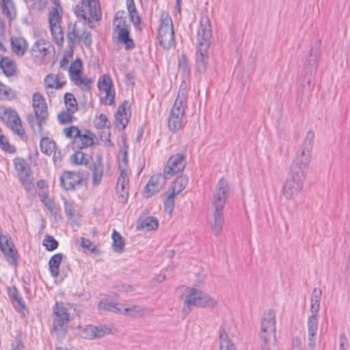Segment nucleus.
Wrapping results in <instances>:
<instances>
[{
	"label": "nucleus",
	"instance_id": "nucleus-1",
	"mask_svg": "<svg viewBox=\"0 0 350 350\" xmlns=\"http://www.w3.org/2000/svg\"><path fill=\"white\" fill-rule=\"evenodd\" d=\"M314 133L309 131L297 150L284 183L282 193L286 200H292L301 191L312 157Z\"/></svg>",
	"mask_w": 350,
	"mask_h": 350
},
{
	"label": "nucleus",
	"instance_id": "nucleus-2",
	"mask_svg": "<svg viewBox=\"0 0 350 350\" xmlns=\"http://www.w3.org/2000/svg\"><path fill=\"white\" fill-rule=\"evenodd\" d=\"M321 294V290L320 288H315L313 290L310 299V311L312 314L308 317L307 321L308 345L310 347V350H314L316 347L317 334L319 326L317 315L319 310Z\"/></svg>",
	"mask_w": 350,
	"mask_h": 350
},
{
	"label": "nucleus",
	"instance_id": "nucleus-3",
	"mask_svg": "<svg viewBox=\"0 0 350 350\" xmlns=\"http://www.w3.org/2000/svg\"><path fill=\"white\" fill-rule=\"evenodd\" d=\"M77 18L92 23L101 19L102 12L98 0H81V5L75 9Z\"/></svg>",
	"mask_w": 350,
	"mask_h": 350
},
{
	"label": "nucleus",
	"instance_id": "nucleus-4",
	"mask_svg": "<svg viewBox=\"0 0 350 350\" xmlns=\"http://www.w3.org/2000/svg\"><path fill=\"white\" fill-rule=\"evenodd\" d=\"M158 28L157 39L159 44L164 49H170L174 44L175 36L173 23L167 12L162 13Z\"/></svg>",
	"mask_w": 350,
	"mask_h": 350
},
{
	"label": "nucleus",
	"instance_id": "nucleus-5",
	"mask_svg": "<svg viewBox=\"0 0 350 350\" xmlns=\"http://www.w3.org/2000/svg\"><path fill=\"white\" fill-rule=\"evenodd\" d=\"M0 118L14 133L22 137L25 132L16 111L12 108L0 107Z\"/></svg>",
	"mask_w": 350,
	"mask_h": 350
},
{
	"label": "nucleus",
	"instance_id": "nucleus-6",
	"mask_svg": "<svg viewBox=\"0 0 350 350\" xmlns=\"http://www.w3.org/2000/svg\"><path fill=\"white\" fill-rule=\"evenodd\" d=\"M212 37L211 25L206 15L200 17V25L197 31V47L209 49Z\"/></svg>",
	"mask_w": 350,
	"mask_h": 350
},
{
	"label": "nucleus",
	"instance_id": "nucleus-7",
	"mask_svg": "<svg viewBox=\"0 0 350 350\" xmlns=\"http://www.w3.org/2000/svg\"><path fill=\"white\" fill-rule=\"evenodd\" d=\"M321 55V41L317 40L310 49L308 58L306 59L304 66V72L309 85L311 77L315 74L318 66V59Z\"/></svg>",
	"mask_w": 350,
	"mask_h": 350
},
{
	"label": "nucleus",
	"instance_id": "nucleus-8",
	"mask_svg": "<svg viewBox=\"0 0 350 350\" xmlns=\"http://www.w3.org/2000/svg\"><path fill=\"white\" fill-rule=\"evenodd\" d=\"M229 192L230 188L227 180L224 178H220L216 185L215 191L213 193L211 201L214 211H223V208L229 196Z\"/></svg>",
	"mask_w": 350,
	"mask_h": 350
},
{
	"label": "nucleus",
	"instance_id": "nucleus-9",
	"mask_svg": "<svg viewBox=\"0 0 350 350\" xmlns=\"http://www.w3.org/2000/svg\"><path fill=\"white\" fill-rule=\"evenodd\" d=\"M69 313L64 303L57 302L53 309V329L57 332L66 333L69 321Z\"/></svg>",
	"mask_w": 350,
	"mask_h": 350
},
{
	"label": "nucleus",
	"instance_id": "nucleus-10",
	"mask_svg": "<svg viewBox=\"0 0 350 350\" xmlns=\"http://www.w3.org/2000/svg\"><path fill=\"white\" fill-rule=\"evenodd\" d=\"M186 164V158L183 154L172 155L163 170L165 176L171 178L176 174L181 173L185 170Z\"/></svg>",
	"mask_w": 350,
	"mask_h": 350
},
{
	"label": "nucleus",
	"instance_id": "nucleus-11",
	"mask_svg": "<svg viewBox=\"0 0 350 350\" xmlns=\"http://www.w3.org/2000/svg\"><path fill=\"white\" fill-rule=\"evenodd\" d=\"M0 250L6 257L7 261L11 265L16 266L18 264V254L14 245L8 236L0 235Z\"/></svg>",
	"mask_w": 350,
	"mask_h": 350
},
{
	"label": "nucleus",
	"instance_id": "nucleus-12",
	"mask_svg": "<svg viewBox=\"0 0 350 350\" xmlns=\"http://www.w3.org/2000/svg\"><path fill=\"white\" fill-rule=\"evenodd\" d=\"M275 312L273 310H269L265 313L261 321V338L265 342L269 340V337L275 332Z\"/></svg>",
	"mask_w": 350,
	"mask_h": 350
},
{
	"label": "nucleus",
	"instance_id": "nucleus-13",
	"mask_svg": "<svg viewBox=\"0 0 350 350\" xmlns=\"http://www.w3.org/2000/svg\"><path fill=\"white\" fill-rule=\"evenodd\" d=\"M83 178L79 172L65 171L60 177V185L66 191L74 190L82 184Z\"/></svg>",
	"mask_w": 350,
	"mask_h": 350
},
{
	"label": "nucleus",
	"instance_id": "nucleus-14",
	"mask_svg": "<svg viewBox=\"0 0 350 350\" xmlns=\"http://www.w3.org/2000/svg\"><path fill=\"white\" fill-rule=\"evenodd\" d=\"M186 291L188 293L185 296L182 310V313L185 316L189 314L194 306L198 307L200 295H202V291L196 288L187 287Z\"/></svg>",
	"mask_w": 350,
	"mask_h": 350
},
{
	"label": "nucleus",
	"instance_id": "nucleus-15",
	"mask_svg": "<svg viewBox=\"0 0 350 350\" xmlns=\"http://www.w3.org/2000/svg\"><path fill=\"white\" fill-rule=\"evenodd\" d=\"M167 179H170V178L165 176L164 172L163 174H158L151 176L144 189L145 197L149 198L159 192Z\"/></svg>",
	"mask_w": 350,
	"mask_h": 350
},
{
	"label": "nucleus",
	"instance_id": "nucleus-16",
	"mask_svg": "<svg viewBox=\"0 0 350 350\" xmlns=\"http://www.w3.org/2000/svg\"><path fill=\"white\" fill-rule=\"evenodd\" d=\"M14 167L18 175L21 180L22 185L25 186L26 189H28L31 183L29 181V178L31 174V170L30 166L26 162L24 159L16 158L14 160Z\"/></svg>",
	"mask_w": 350,
	"mask_h": 350
},
{
	"label": "nucleus",
	"instance_id": "nucleus-17",
	"mask_svg": "<svg viewBox=\"0 0 350 350\" xmlns=\"http://www.w3.org/2000/svg\"><path fill=\"white\" fill-rule=\"evenodd\" d=\"M32 105L35 116H39L46 120L49 118L48 106L44 98L40 92H35L33 94Z\"/></svg>",
	"mask_w": 350,
	"mask_h": 350
},
{
	"label": "nucleus",
	"instance_id": "nucleus-18",
	"mask_svg": "<svg viewBox=\"0 0 350 350\" xmlns=\"http://www.w3.org/2000/svg\"><path fill=\"white\" fill-rule=\"evenodd\" d=\"M95 135L89 130L85 129L83 133L80 130L79 136H77L73 142V148L83 149L94 144Z\"/></svg>",
	"mask_w": 350,
	"mask_h": 350
},
{
	"label": "nucleus",
	"instance_id": "nucleus-19",
	"mask_svg": "<svg viewBox=\"0 0 350 350\" xmlns=\"http://www.w3.org/2000/svg\"><path fill=\"white\" fill-rule=\"evenodd\" d=\"M184 113L183 111L180 109H171L168 118V128L172 132L176 133L182 128Z\"/></svg>",
	"mask_w": 350,
	"mask_h": 350
},
{
	"label": "nucleus",
	"instance_id": "nucleus-20",
	"mask_svg": "<svg viewBox=\"0 0 350 350\" xmlns=\"http://www.w3.org/2000/svg\"><path fill=\"white\" fill-rule=\"evenodd\" d=\"M208 49H202L196 47V68L198 73L204 74L206 72L208 60Z\"/></svg>",
	"mask_w": 350,
	"mask_h": 350
},
{
	"label": "nucleus",
	"instance_id": "nucleus-21",
	"mask_svg": "<svg viewBox=\"0 0 350 350\" xmlns=\"http://www.w3.org/2000/svg\"><path fill=\"white\" fill-rule=\"evenodd\" d=\"M52 46L49 42L44 40H38L36 41L31 49V53L32 56L36 57H44L50 53V50Z\"/></svg>",
	"mask_w": 350,
	"mask_h": 350
},
{
	"label": "nucleus",
	"instance_id": "nucleus-22",
	"mask_svg": "<svg viewBox=\"0 0 350 350\" xmlns=\"http://www.w3.org/2000/svg\"><path fill=\"white\" fill-rule=\"evenodd\" d=\"M90 169L92 172V184L96 186L101 182L104 171L100 157H98L96 161L90 167Z\"/></svg>",
	"mask_w": 350,
	"mask_h": 350
},
{
	"label": "nucleus",
	"instance_id": "nucleus-23",
	"mask_svg": "<svg viewBox=\"0 0 350 350\" xmlns=\"http://www.w3.org/2000/svg\"><path fill=\"white\" fill-rule=\"evenodd\" d=\"M27 121L35 134L39 136L43 135L42 125L46 120L42 119L39 116L29 114L27 116Z\"/></svg>",
	"mask_w": 350,
	"mask_h": 350
},
{
	"label": "nucleus",
	"instance_id": "nucleus-24",
	"mask_svg": "<svg viewBox=\"0 0 350 350\" xmlns=\"http://www.w3.org/2000/svg\"><path fill=\"white\" fill-rule=\"evenodd\" d=\"M158 225L159 221L155 217L148 216L138 219L136 228L138 230H146L150 231L157 228Z\"/></svg>",
	"mask_w": 350,
	"mask_h": 350
},
{
	"label": "nucleus",
	"instance_id": "nucleus-25",
	"mask_svg": "<svg viewBox=\"0 0 350 350\" xmlns=\"http://www.w3.org/2000/svg\"><path fill=\"white\" fill-rule=\"evenodd\" d=\"M224 223L223 211H214L213 213V221L211 224V230L214 235H219L223 229Z\"/></svg>",
	"mask_w": 350,
	"mask_h": 350
},
{
	"label": "nucleus",
	"instance_id": "nucleus-26",
	"mask_svg": "<svg viewBox=\"0 0 350 350\" xmlns=\"http://www.w3.org/2000/svg\"><path fill=\"white\" fill-rule=\"evenodd\" d=\"M118 36L119 42L124 44L125 50L130 51L135 48V42L130 37V29L122 28L118 31Z\"/></svg>",
	"mask_w": 350,
	"mask_h": 350
},
{
	"label": "nucleus",
	"instance_id": "nucleus-27",
	"mask_svg": "<svg viewBox=\"0 0 350 350\" xmlns=\"http://www.w3.org/2000/svg\"><path fill=\"white\" fill-rule=\"evenodd\" d=\"M0 68L8 77L13 76L16 71L15 62L8 57H1Z\"/></svg>",
	"mask_w": 350,
	"mask_h": 350
},
{
	"label": "nucleus",
	"instance_id": "nucleus-28",
	"mask_svg": "<svg viewBox=\"0 0 350 350\" xmlns=\"http://www.w3.org/2000/svg\"><path fill=\"white\" fill-rule=\"evenodd\" d=\"M11 46L12 51L18 56H23L27 50V43L23 38H12Z\"/></svg>",
	"mask_w": 350,
	"mask_h": 350
},
{
	"label": "nucleus",
	"instance_id": "nucleus-29",
	"mask_svg": "<svg viewBox=\"0 0 350 350\" xmlns=\"http://www.w3.org/2000/svg\"><path fill=\"white\" fill-rule=\"evenodd\" d=\"M64 255L62 253H57L54 254L49 261V267L51 275L53 278H56L59 275V265L62 260Z\"/></svg>",
	"mask_w": 350,
	"mask_h": 350
},
{
	"label": "nucleus",
	"instance_id": "nucleus-30",
	"mask_svg": "<svg viewBox=\"0 0 350 350\" xmlns=\"http://www.w3.org/2000/svg\"><path fill=\"white\" fill-rule=\"evenodd\" d=\"M219 349L220 350H237L234 344L230 340L226 330L219 329Z\"/></svg>",
	"mask_w": 350,
	"mask_h": 350
},
{
	"label": "nucleus",
	"instance_id": "nucleus-31",
	"mask_svg": "<svg viewBox=\"0 0 350 350\" xmlns=\"http://www.w3.org/2000/svg\"><path fill=\"white\" fill-rule=\"evenodd\" d=\"M66 83V81H59L58 77H55L54 74H49L44 79L45 88L59 90L64 86Z\"/></svg>",
	"mask_w": 350,
	"mask_h": 350
},
{
	"label": "nucleus",
	"instance_id": "nucleus-32",
	"mask_svg": "<svg viewBox=\"0 0 350 350\" xmlns=\"http://www.w3.org/2000/svg\"><path fill=\"white\" fill-rule=\"evenodd\" d=\"M1 7L3 13L6 16L9 21H12L15 18L16 13L12 0H1Z\"/></svg>",
	"mask_w": 350,
	"mask_h": 350
},
{
	"label": "nucleus",
	"instance_id": "nucleus-33",
	"mask_svg": "<svg viewBox=\"0 0 350 350\" xmlns=\"http://www.w3.org/2000/svg\"><path fill=\"white\" fill-rule=\"evenodd\" d=\"M124 312L133 317H140L151 312V310L146 308H143L139 306H131L124 308Z\"/></svg>",
	"mask_w": 350,
	"mask_h": 350
},
{
	"label": "nucleus",
	"instance_id": "nucleus-34",
	"mask_svg": "<svg viewBox=\"0 0 350 350\" xmlns=\"http://www.w3.org/2000/svg\"><path fill=\"white\" fill-rule=\"evenodd\" d=\"M187 183L188 178L186 176H180L176 179L173 186L169 189L168 192L177 196L186 187Z\"/></svg>",
	"mask_w": 350,
	"mask_h": 350
},
{
	"label": "nucleus",
	"instance_id": "nucleus-35",
	"mask_svg": "<svg viewBox=\"0 0 350 350\" xmlns=\"http://www.w3.org/2000/svg\"><path fill=\"white\" fill-rule=\"evenodd\" d=\"M40 148L42 152L51 155L55 149V143L49 137H43L40 142Z\"/></svg>",
	"mask_w": 350,
	"mask_h": 350
},
{
	"label": "nucleus",
	"instance_id": "nucleus-36",
	"mask_svg": "<svg viewBox=\"0 0 350 350\" xmlns=\"http://www.w3.org/2000/svg\"><path fill=\"white\" fill-rule=\"evenodd\" d=\"M112 247L114 252L122 253L124 250L125 243L122 237L115 230L112 233Z\"/></svg>",
	"mask_w": 350,
	"mask_h": 350
},
{
	"label": "nucleus",
	"instance_id": "nucleus-37",
	"mask_svg": "<svg viewBox=\"0 0 350 350\" xmlns=\"http://www.w3.org/2000/svg\"><path fill=\"white\" fill-rule=\"evenodd\" d=\"M127 10L129 13L131 21L135 26L140 23L141 20L137 12L133 0H126Z\"/></svg>",
	"mask_w": 350,
	"mask_h": 350
},
{
	"label": "nucleus",
	"instance_id": "nucleus-38",
	"mask_svg": "<svg viewBox=\"0 0 350 350\" xmlns=\"http://www.w3.org/2000/svg\"><path fill=\"white\" fill-rule=\"evenodd\" d=\"M64 103L67 110L70 113H75L78 110V104L72 94L66 92L64 94Z\"/></svg>",
	"mask_w": 350,
	"mask_h": 350
},
{
	"label": "nucleus",
	"instance_id": "nucleus-39",
	"mask_svg": "<svg viewBox=\"0 0 350 350\" xmlns=\"http://www.w3.org/2000/svg\"><path fill=\"white\" fill-rule=\"evenodd\" d=\"M70 79L75 82L76 85L85 91H90L91 89L90 84L93 83V80L92 79L82 77L80 75L77 77H74V78H71Z\"/></svg>",
	"mask_w": 350,
	"mask_h": 350
},
{
	"label": "nucleus",
	"instance_id": "nucleus-40",
	"mask_svg": "<svg viewBox=\"0 0 350 350\" xmlns=\"http://www.w3.org/2000/svg\"><path fill=\"white\" fill-rule=\"evenodd\" d=\"M217 306V301L208 294L202 291L198 307L201 308H214Z\"/></svg>",
	"mask_w": 350,
	"mask_h": 350
},
{
	"label": "nucleus",
	"instance_id": "nucleus-41",
	"mask_svg": "<svg viewBox=\"0 0 350 350\" xmlns=\"http://www.w3.org/2000/svg\"><path fill=\"white\" fill-rule=\"evenodd\" d=\"M98 88L99 90L102 92L104 90L113 89V85L110 76L108 75H103L98 81Z\"/></svg>",
	"mask_w": 350,
	"mask_h": 350
},
{
	"label": "nucleus",
	"instance_id": "nucleus-42",
	"mask_svg": "<svg viewBox=\"0 0 350 350\" xmlns=\"http://www.w3.org/2000/svg\"><path fill=\"white\" fill-rule=\"evenodd\" d=\"M98 307L100 309H103L108 311H111L116 313L121 312L119 308V304L109 301L107 299H102L98 304Z\"/></svg>",
	"mask_w": 350,
	"mask_h": 350
},
{
	"label": "nucleus",
	"instance_id": "nucleus-43",
	"mask_svg": "<svg viewBox=\"0 0 350 350\" xmlns=\"http://www.w3.org/2000/svg\"><path fill=\"white\" fill-rule=\"evenodd\" d=\"M8 295L13 301L17 302L21 308L25 307L23 297L20 295L17 288L15 286L8 287Z\"/></svg>",
	"mask_w": 350,
	"mask_h": 350
},
{
	"label": "nucleus",
	"instance_id": "nucleus-44",
	"mask_svg": "<svg viewBox=\"0 0 350 350\" xmlns=\"http://www.w3.org/2000/svg\"><path fill=\"white\" fill-rule=\"evenodd\" d=\"M187 104V96L184 92L179 91L178 96L172 106V109H180V111H183L185 113V109Z\"/></svg>",
	"mask_w": 350,
	"mask_h": 350
},
{
	"label": "nucleus",
	"instance_id": "nucleus-45",
	"mask_svg": "<svg viewBox=\"0 0 350 350\" xmlns=\"http://www.w3.org/2000/svg\"><path fill=\"white\" fill-rule=\"evenodd\" d=\"M120 174L117 182V193H120V189H124L129 185V178L126 172L120 166Z\"/></svg>",
	"mask_w": 350,
	"mask_h": 350
},
{
	"label": "nucleus",
	"instance_id": "nucleus-46",
	"mask_svg": "<svg viewBox=\"0 0 350 350\" xmlns=\"http://www.w3.org/2000/svg\"><path fill=\"white\" fill-rule=\"evenodd\" d=\"M53 37L57 44H62L64 42V33L61 25L50 26Z\"/></svg>",
	"mask_w": 350,
	"mask_h": 350
},
{
	"label": "nucleus",
	"instance_id": "nucleus-47",
	"mask_svg": "<svg viewBox=\"0 0 350 350\" xmlns=\"http://www.w3.org/2000/svg\"><path fill=\"white\" fill-rule=\"evenodd\" d=\"M81 67L82 62L80 59H77L71 63L68 69L70 79L81 75Z\"/></svg>",
	"mask_w": 350,
	"mask_h": 350
},
{
	"label": "nucleus",
	"instance_id": "nucleus-48",
	"mask_svg": "<svg viewBox=\"0 0 350 350\" xmlns=\"http://www.w3.org/2000/svg\"><path fill=\"white\" fill-rule=\"evenodd\" d=\"M41 197V201L44 204L45 207L51 213H56V210H57V205L54 202L53 200H51L48 194L42 193L40 195Z\"/></svg>",
	"mask_w": 350,
	"mask_h": 350
},
{
	"label": "nucleus",
	"instance_id": "nucleus-49",
	"mask_svg": "<svg viewBox=\"0 0 350 350\" xmlns=\"http://www.w3.org/2000/svg\"><path fill=\"white\" fill-rule=\"evenodd\" d=\"M176 195L169 192L168 196L163 200L164 211L168 214H172L174 207V198Z\"/></svg>",
	"mask_w": 350,
	"mask_h": 350
},
{
	"label": "nucleus",
	"instance_id": "nucleus-50",
	"mask_svg": "<svg viewBox=\"0 0 350 350\" xmlns=\"http://www.w3.org/2000/svg\"><path fill=\"white\" fill-rule=\"evenodd\" d=\"M14 96L12 89L0 82V100H11Z\"/></svg>",
	"mask_w": 350,
	"mask_h": 350
},
{
	"label": "nucleus",
	"instance_id": "nucleus-51",
	"mask_svg": "<svg viewBox=\"0 0 350 350\" xmlns=\"http://www.w3.org/2000/svg\"><path fill=\"white\" fill-rule=\"evenodd\" d=\"M60 10L57 8H52L49 14V20L50 26L59 25L62 21V14L59 13Z\"/></svg>",
	"mask_w": 350,
	"mask_h": 350
},
{
	"label": "nucleus",
	"instance_id": "nucleus-52",
	"mask_svg": "<svg viewBox=\"0 0 350 350\" xmlns=\"http://www.w3.org/2000/svg\"><path fill=\"white\" fill-rule=\"evenodd\" d=\"M178 68L179 70L182 72L183 75L186 76L189 75L190 73V68L189 66V63L187 59V57L185 54H183L178 60Z\"/></svg>",
	"mask_w": 350,
	"mask_h": 350
},
{
	"label": "nucleus",
	"instance_id": "nucleus-53",
	"mask_svg": "<svg viewBox=\"0 0 350 350\" xmlns=\"http://www.w3.org/2000/svg\"><path fill=\"white\" fill-rule=\"evenodd\" d=\"M58 241L53 236L46 235L43 240V245L48 251H53L58 247Z\"/></svg>",
	"mask_w": 350,
	"mask_h": 350
},
{
	"label": "nucleus",
	"instance_id": "nucleus-54",
	"mask_svg": "<svg viewBox=\"0 0 350 350\" xmlns=\"http://www.w3.org/2000/svg\"><path fill=\"white\" fill-rule=\"evenodd\" d=\"M111 332V329L106 325H100L98 326L94 325V333L95 338H102Z\"/></svg>",
	"mask_w": 350,
	"mask_h": 350
},
{
	"label": "nucleus",
	"instance_id": "nucleus-55",
	"mask_svg": "<svg viewBox=\"0 0 350 350\" xmlns=\"http://www.w3.org/2000/svg\"><path fill=\"white\" fill-rule=\"evenodd\" d=\"M105 92V96L100 98L101 102L105 105H111L114 103V99L116 96L115 90L113 89H109L107 90H104Z\"/></svg>",
	"mask_w": 350,
	"mask_h": 350
},
{
	"label": "nucleus",
	"instance_id": "nucleus-56",
	"mask_svg": "<svg viewBox=\"0 0 350 350\" xmlns=\"http://www.w3.org/2000/svg\"><path fill=\"white\" fill-rule=\"evenodd\" d=\"M0 146L3 150L11 154L15 153L16 151L15 147L11 146L7 138L3 135H0Z\"/></svg>",
	"mask_w": 350,
	"mask_h": 350
},
{
	"label": "nucleus",
	"instance_id": "nucleus-57",
	"mask_svg": "<svg viewBox=\"0 0 350 350\" xmlns=\"http://www.w3.org/2000/svg\"><path fill=\"white\" fill-rule=\"evenodd\" d=\"M73 113H70L68 110L67 111H62L57 116L58 121L60 124H62L70 123L72 122V119L74 118V117L72 116Z\"/></svg>",
	"mask_w": 350,
	"mask_h": 350
},
{
	"label": "nucleus",
	"instance_id": "nucleus-58",
	"mask_svg": "<svg viewBox=\"0 0 350 350\" xmlns=\"http://www.w3.org/2000/svg\"><path fill=\"white\" fill-rule=\"evenodd\" d=\"M81 336L86 339L92 340L95 338V334L94 333V325H87L81 331Z\"/></svg>",
	"mask_w": 350,
	"mask_h": 350
},
{
	"label": "nucleus",
	"instance_id": "nucleus-59",
	"mask_svg": "<svg viewBox=\"0 0 350 350\" xmlns=\"http://www.w3.org/2000/svg\"><path fill=\"white\" fill-rule=\"evenodd\" d=\"M79 31L76 28V25H75L72 30L68 31L67 33V40L69 44H75L76 42L79 40Z\"/></svg>",
	"mask_w": 350,
	"mask_h": 350
},
{
	"label": "nucleus",
	"instance_id": "nucleus-60",
	"mask_svg": "<svg viewBox=\"0 0 350 350\" xmlns=\"http://www.w3.org/2000/svg\"><path fill=\"white\" fill-rule=\"evenodd\" d=\"M80 129L75 126H71L68 128H65L64 129V133L66 137L68 138H74V140L76 139L77 136H79Z\"/></svg>",
	"mask_w": 350,
	"mask_h": 350
},
{
	"label": "nucleus",
	"instance_id": "nucleus-61",
	"mask_svg": "<svg viewBox=\"0 0 350 350\" xmlns=\"http://www.w3.org/2000/svg\"><path fill=\"white\" fill-rule=\"evenodd\" d=\"M96 125L99 128H107V129H109L111 126V122L107 119V116L105 114L101 113L98 116V118L97 122H96Z\"/></svg>",
	"mask_w": 350,
	"mask_h": 350
},
{
	"label": "nucleus",
	"instance_id": "nucleus-62",
	"mask_svg": "<svg viewBox=\"0 0 350 350\" xmlns=\"http://www.w3.org/2000/svg\"><path fill=\"white\" fill-rule=\"evenodd\" d=\"M70 159L71 161L76 165H81L83 163L85 165L87 164L86 162H84V154L81 151L76 152L75 154H73L71 156Z\"/></svg>",
	"mask_w": 350,
	"mask_h": 350
},
{
	"label": "nucleus",
	"instance_id": "nucleus-63",
	"mask_svg": "<svg viewBox=\"0 0 350 350\" xmlns=\"http://www.w3.org/2000/svg\"><path fill=\"white\" fill-rule=\"evenodd\" d=\"M115 117L116 126L120 127V130L124 129L128 123L126 116L122 115L121 116L119 117V116L116 114Z\"/></svg>",
	"mask_w": 350,
	"mask_h": 350
},
{
	"label": "nucleus",
	"instance_id": "nucleus-64",
	"mask_svg": "<svg viewBox=\"0 0 350 350\" xmlns=\"http://www.w3.org/2000/svg\"><path fill=\"white\" fill-rule=\"evenodd\" d=\"M81 39L84 45L87 47H90L92 44V34L90 31L86 30L83 31L81 34Z\"/></svg>",
	"mask_w": 350,
	"mask_h": 350
}]
</instances>
